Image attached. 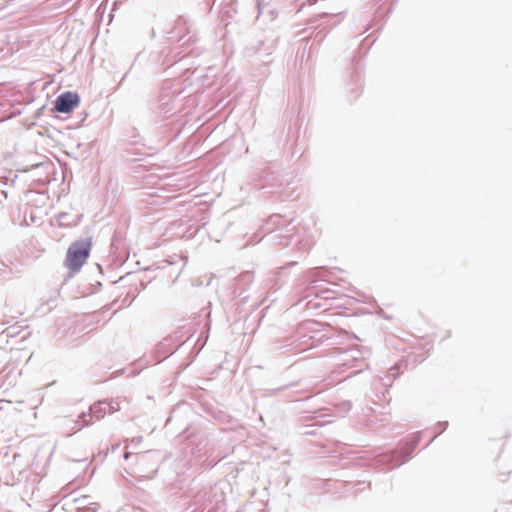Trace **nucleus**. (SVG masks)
I'll return each mask as SVG.
<instances>
[{
    "label": "nucleus",
    "instance_id": "5",
    "mask_svg": "<svg viewBox=\"0 0 512 512\" xmlns=\"http://www.w3.org/2000/svg\"><path fill=\"white\" fill-rule=\"evenodd\" d=\"M128 457H129V452H125V454H124V458H125V459H128Z\"/></svg>",
    "mask_w": 512,
    "mask_h": 512
},
{
    "label": "nucleus",
    "instance_id": "2",
    "mask_svg": "<svg viewBox=\"0 0 512 512\" xmlns=\"http://www.w3.org/2000/svg\"><path fill=\"white\" fill-rule=\"evenodd\" d=\"M80 98L77 93L64 92L55 101V110L60 113H70L79 106Z\"/></svg>",
    "mask_w": 512,
    "mask_h": 512
},
{
    "label": "nucleus",
    "instance_id": "3",
    "mask_svg": "<svg viewBox=\"0 0 512 512\" xmlns=\"http://www.w3.org/2000/svg\"><path fill=\"white\" fill-rule=\"evenodd\" d=\"M91 410L94 413L104 412V413L112 414V413H115L120 410V403L118 401H111V402L102 401V402L94 404L91 407Z\"/></svg>",
    "mask_w": 512,
    "mask_h": 512
},
{
    "label": "nucleus",
    "instance_id": "4",
    "mask_svg": "<svg viewBox=\"0 0 512 512\" xmlns=\"http://www.w3.org/2000/svg\"><path fill=\"white\" fill-rule=\"evenodd\" d=\"M145 460H146V455H141L140 456V461L141 462H145Z\"/></svg>",
    "mask_w": 512,
    "mask_h": 512
},
{
    "label": "nucleus",
    "instance_id": "1",
    "mask_svg": "<svg viewBox=\"0 0 512 512\" xmlns=\"http://www.w3.org/2000/svg\"><path fill=\"white\" fill-rule=\"evenodd\" d=\"M91 248V238L74 242L66 253V267L73 272H78L89 258Z\"/></svg>",
    "mask_w": 512,
    "mask_h": 512
}]
</instances>
